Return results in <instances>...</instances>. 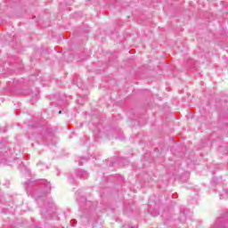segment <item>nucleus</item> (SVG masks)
Here are the masks:
<instances>
[{"instance_id": "f257e3e1", "label": "nucleus", "mask_w": 228, "mask_h": 228, "mask_svg": "<svg viewBox=\"0 0 228 228\" xmlns=\"http://www.w3.org/2000/svg\"><path fill=\"white\" fill-rule=\"evenodd\" d=\"M210 228H228V212L217 218L215 223L210 225Z\"/></svg>"}, {"instance_id": "f03ea898", "label": "nucleus", "mask_w": 228, "mask_h": 228, "mask_svg": "<svg viewBox=\"0 0 228 228\" xmlns=\"http://www.w3.org/2000/svg\"><path fill=\"white\" fill-rule=\"evenodd\" d=\"M41 184L44 189V195H45V193L51 191V183L49 182H47V180H43L41 182Z\"/></svg>"}, {"instance_id": "7ed1b4c3", "label": "nucleus", "mask_w": 228, "mask_h": 228, "mask_svg": "<svg viewBox=\"0 0 228 228\" xmlns=\"http://www.w3.org/2000/svg\"><path fill=\"white\" fill-rule=\"evenodd\" d=\"M77 176L80 179H88V173L85 170H78L77 172Z\"/></svg>"}, {"instance_id": "20e7f679", "label": "nucleus", "mask_w": 228, "mask_h": 228, "mask_svg": "<svg viewBox=\"0 0 228 228\" xmlns=\"http://www.w3.org/2000/svg\"><path fill=\"white\" fill-rule=\"evenodd\" d=\"M0 159L1 161H8V151H1Z\"/></svg>"}, {"instance_id": "39448f33", "label": "nucleus", "mask_w": 228, "mask_h": 228, "mask_svg": "<svg viewBox=\"0 0 228 228\" xmlns=\"http://www.w3.org/2000/svg\"><path fill=\"white\" fill-rule=\"evenodd\" d=\"M220 199H228V189H224L222 193L219 194Z\"/></svg>"}, {"instance_id": "423d86ee", "label": "nucleus", "mask_w": 228, "mask_h": 228, "mask_svg": "<svg viewBox=\"0 0 228 228\" xmlns=\"http://www.w3.org/2000/svg\"><path fill=\"white\" fill-rule=\"evenodd\" d=\"M26 184H27V187H26L27 193L29 194V188L33 187V183L28 181V182L26 183Z\"/></svg>"}, {"instance_id": "0eeeda50", "label": "nucleus", "mask_w": 228, "mask_h": 228, "mask_svg": "<svg viewBox=\"0 0 228 228\" xmlns=\"http://www.w3.org/2000/svg\"><path fill=\"white\" fill-rule=\"evenodd\" d=\"M37 167H39L40 170H44V168H49V167L45 166L44 163L39 162L37 164Z\"/></svg>"}, {"instance_id": "6e6552de", "label": "nucleus", "mask_w": 228, "mask_h": 228, "mask_svg": "<svg viewBox=\"0 0 228 228\" xmlns=\"http://www.w3.org/2000/svg\"><path fill=\"white\" fill-rule=\"evenodd\" d=\"M20 168H21V170H28V168L26 167V166H24V163H23V162H21V163L20 164Z\"/></svg>"}, {"instance_id": "1a4fd4ad", "label": "nucleus", "mask_w": 228, "mask_h": 228, "mask_svg": "<svg viewBox=\"0 0 228 228\" xmlns=\"http://www.w3.org/2000/svg\"><path fill=\"white\" fill-rule=\"evenodd\" d=\"M6 145V141H1L0 142V149H3V147Z\"/></svg>"}, {"instance_id": "9d476101", "label": "nucleus", "mask_w": 228, "mask_h": 228, "mask_svg": "<svg viewBox=\"0 0 228 228\" xmlns=\"http://www.w3.org/2000/svg\"><path fill=\"white\" fill-rule=\"evenodd\" d=\"M59 115H61V110L59 111Z\"/></svg>"}]
</instances>
